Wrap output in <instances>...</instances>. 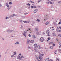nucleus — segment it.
Returning a JSON list of instances; mask_svg holds the SVG:
<instances>
[{
    "label": "nucleus",
    "mask_w": 61,
    "mask_h": 61,
    "mask_svg": "<svg viewBox=\"0 0 61 61\" xmlns=\"http://www.w3.org/2000/svg\"><path fill=\"white\" fill-rule=\"evenodd\" d=\"M39 56H36V58L37 60H38V61H40L39 60H43V58L41 56H43L44 55V54H41L40 53V52H39Z\"/></svg>",
    "instance_id": "1"
},
{
    "label": "nucleus",
    "mask_w": 61,
    "mask_h": 61,
    "mask_svg": "<svg viewBox=\"0 0 61 61\" xmlns=\"http://www.w3.org/2000/svg\"><path fill=\"white\" fill-rule=\"evenodd\" d=\"M40 40L41 42H43L45 41V39L44 38L41 37L40 38Z\"/></svg>",
    "instance_id": "2"
},
{
    "label": "nucleus",
    "mask_w": 61,
    "mask_h": 61,
    "mask_svg": "<svg viewBox=\"0 0 61 61\" xmlns=\"http://www.w3.org/2000/svg\"><path fill=\"white\" fill-rule=\"evenodd\" d=\"M14 30H7V32L8 33H11L12 32H13Z\"/></svg>",
    "instance_id": "3"
},
{
    "label": "nucleus",
    "mask_w": 61,
    "mask_h": 61,
    "mask_svg": "<svg viewBox=\"0 0 61 61\" xmlns=\"http://www.w3.org/2000/svg\"><path fill=\"white\" fill-rule=\"evenodd\" d=\"M30 40H27L26 44L27 45H28V44H29V43H30Z\"/></svg>",
    "instance_id": "4"
},
{
    "label": "nucleus",
    "mask_w": 61,
    "mask_h": 61,
    "mask_svg": "<svg viewBox=\"0 0 61 61\" xmlns=\"http://www.w3.org/2000/svg\"><path fill=\"white\" fill-rule=\"evenodd\" d=\"M45 60H46V61H49V58H45Z\"/></svg>",
    "instance_id": "5"
},
{
    "label": "nucleus",
    "mask_w": 61,
    "mask_h": 61,
    "mask_svg": "<svg viewBox=\"0 0 61 61\" xmlns=\"http://www.w3.org/2000/svg\"><path fill=\"white\" fill-rule=\"evenodd\" d=\"M50 22V21H48L46 23V25H47L49 23V22Z\"/></svg>",
    "instance_id": "6"
},
{
    "label": "nucleus",
    "mask_w": 61,
    "mask_h": 61,
    "mask_svg": "<svg viewBox=\"0 0 61 61\" xmlns=\"http://www.w3.org/2000/svg\"><path fill=\"white\" fill-rule=\"evenodd\" d=\"M37 44H35L34 45V46L35 48H36V47H37Z\"/></svg>",
    "instance_id": "7"
},
{
    "label": "nucleus",
    "mask_w": 61,
    "mask_h": 61,
    "mask_svg": "<svg viewBox=\"0 0 61 61\" xmlns=\"http://www.w3.org/2000/svg\"><path fill=\"white\" fill-rule=\"evenodd\" d=\"M35 31H38V28L37 27L35 29Z\"/></svg>",
    "instance_id": "8"
},
{
    "label": "nucleus",
    "mask_w": 61,
    "mask_h": 61,
    "mask_svg": "<svg viewBox=\"0 0 61 61\" xmlns=\"http://www.w3.org/2000/svg\"><path fill=\"white\" fill-rule=\"evenodd\" d=\"M46 33L47 34H49V30H47L46 31Z\"/></svg>",
    "instance_id": "9"
},
{
    "label": "nucleus",
    "mask_w": 61,
    "mask_h": 61,
    "mask_svg": "<svg viewBox=\"0 0 61 61\" xmlns=\"http://www.w3.org/2000/svg\"><path fill=\"white\" fill-rule=\"evenodd\" d=\"M38 10L37 9H36L34 11V13H36Z\"/></svg>",
    "instance_id": "10"
},
{
    "label": "nucleus",
    "mask_w": 61,
    "mask_h": 61,
    "mask_svg": "<svg viewBox=\"0 0 61 61\" xmlns=\"http://www.w3.org/2000/svg\"><path fill=\"white\" fill-rule=\"evenodd\" d=\"M50 28L52 30H54V28H53V27H51Z\"/></svg>",
    "instance_id": "11"
},
{
    "label": "nucleus",
    "mask_w": 61,
    "mask_h": 61,
    "mask_svg": "<svg viewBox=\"0 0 61 61\" xmlns=\"http://www.w3.org/2000/svg\"><path fill=\"white\" fill-rule=\"evenodd\" d=\"M15 44H16V45H17V44L18 45V44H19V42L17 41V42H16L15 43Z\"/></svg>",
    "instance_id": "12"
},
{
    "label": "nucleus",
    "mask_w": 61,
    "mask_h": 61,
    "mask_svg": "<svg viewBox=\"0 0 61 61\" xmlns=\"http://www.w3.org/2000/svg\"><path fill=\"white\" fill-rule=\"evenodd\" d=\"M56 30L57 32H61V30H59L58 29H57Z\"/></svg>",
    "instance_id": "13"
},
{
    "label": "nucleus",
    "mask_w": 61,
    "mask_h": 61,
    "mask_svg": "<svg viewBox=\"0 0 61 61\" xmlns=\"http://www.w3.org/2000/svg\"><path fill=\"white\" fill-rule=\"evenodd\" d=\"M14 15H11V16H9L8 17L9 18H10L11 17H14Z\"/></svg>",
    "instance_id": "14"
},
{
    "label": "nucleus",
    "mask_w": 61,
    "mask_h": 61,
    "mask_svg": "<svg viewBox=\"0 0 61 61\" xmlns=\"http://www.w3.org/2000/svg\"><path fill=\"white\" fill-rule=\"evenodd\" d=\"M50 48L51 49H53V47L52 46H51L50 47Z\"/></svg>",
    "instance_id": "15"
},
{
    "label": "nucleus",
    "mask_w": 61,
    "mask_h": 61,
    "mask_svg": "<svg viewBox=\"0 0 61 61\" xmlns=\"http://www.w3.org/2000/svg\"><path fill=\"white\" fill-rule=\"evenodd\" d=\"M33 38H36V36H35L34 35H33Z\"/></svg>",
    "instance_id": "16"
},
{
    "label": "nucleus",
    "mask_w": 61,
    "mask_h": 61,
    "mask_svg": "<svg viewBox=\"0 0 61 61\" xmlns=\"http://www.w3.org/2000/svg\"><path fill=\"white\" fill-rule=\"evenodd\" d=\"M30 42L31 43H34V40H32L31 41H30Z\"/></svg>",
    "instance_id": "17"
},
{
    "label": "nucleus",
    "mask_w": 61,
    "mask_h": 61,
    "mask_svg": "<svg viewBox=\"0 0 61 61\" xmlns=\"http://www.w3.org/2000/svg\"><path fill=\"white\" fill-rule=\"evenodd\" d=\"M36 21L37 22H40V20L39 19H37V20H36Z\"/></svg>",
    "instance_id": "18"
},
{
    "label": "nucleus",
    "mask_w": 61,
    "mask_h": 61,
    "mask_svg": "<svg viewBox=\"0 0 61 61\" xmlns=\"http://www.w3.org/2000/svg\"><path fill=\"white\" fill-rule=\"evenodd\" d=\"M53 42H51L49 43V45H50V44H53Z\"/></svg>",
    "instance_id": "19"
},
{
    "label": "nucleus",
    "mask_w": 61,
    "mask_h": 61,
    "mask_svg": "<svg viewBox=\"0 0 61 61\" xmlns=\"http://www.w3.org/2000/svg\"><path fill=\"white\" fill-rule=\"evenodd\" d=\"M36 33L38 35H39V33L38 31L36 32Z\"/></svg>",
    "instance_id": "20"
},
{
    "label": "nucleus",
    "mask_w": 61,
    "mask_h": 61,
    "mask_svg": "<svg viewBox=\"0 0 61 61\" xmlns=\"http://www.w3.org/2000/svg\"><path fill=\"white\" fill-rule=\"evenodd\" d=\"M23 35L25 36V37H26V35H25V34L24 33H23Z\"/></svg>",
    "instance_id": "21"
},
{
    "label": "nucleus",
    "mask_w": 61,
    "mask_h": 61,
    "mask_svg": "<svg viewBox=\"0 0 61 61\" xmlns=\"http://www.w3.org/2000/svg\"><path fill=\"white\" fill-rule=\"evenodd\" d=\"M13 53H14V55H15H15H16V52H13Z\"/></svg>",
    "instance_id": "22"
},
{
    "label": "nucleus",
    "mask_w": 61,
    "mask_h": 61,
    "mask_svg": "<svg viewBox=\"0 0 61 61\" xmlns=\"http://www.w3.org/2000/svg\"><path fill=\"white\" fill-rule=\"evenodd\" d=\"M21 57V58H24V57L23 55H22Z\"/></svg>",
    "instance_id": "23"
},
{
    "label": "nucleus",
    "mask_w": 61,
    "mask_h": 61,
    "mask_svg": "<svg viewBox=\"0 0 61 61\" xmlns=\"http://www.w3.org/2000/svg\"><path fill=\"white\" fill-rule=\"evenodd\" d=\"M56 61H59V59H58V58H56Z\"/></svg>",
    "instance_id": "24"
},
{
    "label": "nucleus",
    "mask_w": 61,
    "mask_h": 61,
    "mask_svg": "<svg viewBox=\"0 0 61 61\" xmlns=\"http://www.w3.org/2000/svg\"><path fill=\"white\" fill-rule=\"evenodd\" d=\"M59 44L60 46H61V42H60L59 43Z\"/></svg>",
    "instance_id": "25"
},
{
    "label": "nucleus",
    "mask_w": 61,
    "mask_h": 61,
    "mask_svg": "<svg viewBox=\"0 0 61 61\" xmlns=\"http://www.w3.org/2000/svg\"><path fill=\"white\" fill-rule=\"evenodd\" d=\"M53 36H56V34H55L54 33H53Z\"/></svg>",
    "instance_id": "26"
},
{
    "label": "nucleus",
    "mask_w": 61,
    "mask_h": 61,
    "mask_svg": "<svg viewBox=\"0 0 61 61\" xmlns=\"http://www.w3.org/2000/svg\"><path fill=\"white\" fill-rule=\"evenodd\" d=\"M27 5L28 6H30V4H29V3Z\"/></svg>",
    "instance_id": "27"
},
{
    "label": "nucleus",
    "mask_w": 61,
    "mask_h": 61,
    "mask_svg": "<svg viewBox=\"0 0 61 61\" xmlns=\"http://www.w3.org/2000/svg\"><path fill=\"white\" fill-rule=\"evenodd\" d=\"M29 22H30L29 20L26 21V23H29Z\"/></svg>",
    "instance_id": "28"
},
{
    "label": "nucleus",
    "mask_w": 61,
    "mask_h": 61,
    "mask_svg": "<svg viewBox=\"0 0 61 61\" xmlns=\"http://www.w3.org/2000/svg\"><path fill=\"white\" fill-rule=\"evenodd\" d=\"M20 22H21V23H22V22H23V21H22V20H20Z\"/></svg>",
    "instance_id": "29"
},
{
    "label": "nucleus",
    "mask_w": 61,
    "mask_h": 61,
    "mask_svg": "<svg viewBox=\"0 0 61 61\" xmlns=\"http://www.w3.org/2000/svg\"><path fill=\"white\" fill-rule=\"evenodd\" d=\"M30 29H30V28H29V29H28V30H27V31H29V30Z\"/></svg>",
    "instance_id": "30"
},
{
    "label": "nucleus",
    "mask_w": 61,
    "mask_h": 61,
    "mask_svg": "<svg viewBox=\"0 0 61 61\" xmlns=\"http://www.w3.org/2000/svg\"><path fill=\"white\" fill-rule=\"evenodd\" d=\"M30 3H34V2L31 1H30Z\"/></svg>",
    "instance_id": "31"
},
{
    "label": "nucleus",
    "mask_w": 61,
    "mask_h": 61,
    "mask_svg": "<svg viewBox=\"0 0 61 61\" xmlns=\"http://www.w3.org/2000/svg\"><path fill=\"white\" fill-rule=\"evenodd\" d=\"M24 33H25L26 34V33H27L26 32V31L25 30L24 31Z\"/></svg>",
    "instance_id": "32"
},
{
    "label": "nucleus",
    "mask_w": 61,
    "mask_h": 61,
    "mask_svg": "<svg viewBox=\"0 0 61 61\" xmlns=\"http://www.w3.org/2000/svg\"><path fill=\"white\" fill-rule=\"evenodd\" d=\"M33 8H36V7L35 6H33Z\"/></svg>",
    "instance_id": "33"
},
{
    "label": "nucleus",
    "mask_w": 61,
    "mask_h": 61,
    "mask_svg": "<svg viewBox=\"0 0 61 61\" xmlns=\"http://www.w3.org/2000/svg\"><path fill=\"white\" fill-rule=\"evenodd\" d=\"M41 0H39L38 1V3H39L41 1Z\"/></svg>",
    "instance_id": "34"
},
{
    "label": "nucleus",
    "mask_w": 61,
    "mask_h": 61,
    "mask_svg": "<svg viewBox=\"0 0 61 61\" xmlns=\"http://www.w3.org/2000/svg\"><path fill=\"white\" fill-rule=\"evenodd\" d=\"M49 2L50 3V4H52V2H51V1H49Z\"/></svg>",
    "instance_id": "35"
},
{
    "label": "nucleus",
    "mask_w": 61,
    "mask_h": 61,
    "mask_svg": "<svg viewBox=\"0 0 61 61\" xmlns=\"http://www.w3.org/2000/svg\"><path fill=\"white\" fill-rule=\"evenodd\" d=\"M11 57H13V56H14V55L13 54L12 55H11Z\"/></svg>",
    "instance_id": "36"
},
{
    "label": "nucleus",
    "mask_w": 61,
    "mask_h": 61,
    "mask_svg": "<svg viewBox=\"0 0 61 61\" xmlns=\"http://www.w3.org/2000/svg\"><path fill=\"white\" fill-rule=\"evenodd\" d=\"M59 36H60V37H61V34H60L58 35Z\"/></svg>",
    "instance_id": "37"
},
{
    "label": "nucleus",
    "mask_w": 61,
    "mask_h": 61,
    "mask_svg": "<svg viewBox=\"0 0 61 61\" xmlns=\"http://www.w3.org/2000/svg\"><path fill=\"white\" fill-rule=\"evenodd\" d=\"M23 22L24 23H26V21H23Z\"/></svg>",
    "instance_id": "38"
},
{
    "label": "nucleus",
    "mask_w": 61,
    "mask_h": 61,
    "mask_svg": "<svg viewBox=\"0 0 61 61\" xmlns=\"http://www.w3.org/2000/svg\"><path fill=\"white\" fill-rule=\"evenodd\" d=\"M58 51H59V52H61V50L60 49H59L58 50Z\"/></svg>",
    "instance_id": "39"
},
{
    "label": "nucleus",
    "mask_w": 61,
    "mask_h": 61,
    "mask_svg": "<svg viewBox=\"0 0 61 61\" xmlns=\"http://www.w3.org/2000/svg\"><path fill=\"white\" fill-rule=\"evenodd\" d=\"M40 47V46L39 45H38L37 46V47Z\"/></svg>",
    "instance_id": "40"
},
{
    "label": "nucleus",
    "mask_w": 61,
    "mask_h": 61,
    "mask_svg": "<svg viewBox=\"0 0 61 61\" xmlns=\"http://www.w3.org/2000/svg\"><path fill=\"white\" fill-rule=\"evenodd\" d=\"M22 18H25V16H22Z\"/></svg>",
    "instance_id": "41"
},
{
    "label": "nucleus",
    "mask_w": 61,
    "mask_h": 61,
    "mask_svg": "<svg viewBox=\"0 0 61 61\" xmlns=\"http://www.w3.org/2000/svg\"><path fill=\"white\" fill-rule=\"evenodd\" d=\"M6 6H7V7H9V5H8V4H7L6 5Z\"/></svg>",
    "instance_id": "42"
},
{
    "label": "nucleus",
    "mask_w": 61,
    "mask_h": 61,
    "mask_svg": "<svg viewBox=\"0 0 61 61\" xmlns=\"http://www.w3.org/2000/svg\"><path fill=\"white\" fill-rule=\"evenodd\" d=\"M19 59L20 60H22V58L21 57V58H19Z\"/></svg>",
    "instance_id": "43"
},
{
    "label": "nucleus",
    "mask_w": 61,
    "mask_h": 61,
    "mask_svg": "<svg viewBox=\"0 0 61 61\" xmlns=\"http://www.w3.org/2000/svg\"><path fill=\"white\" fill-rule=\"evenodd\" d=\"M53 46H55V44H53Z\"/></svg>",
    "instance_id": "44"
},
{
    "label": "nucleus",
    "mask_w": 61,
    "mask_h": 61,
    "mask_svg": "<svg viewBox=\"0 0 61 61\" xmlns=\"http://www.w3.org/2000/svg\"><path fill=\"white\" fill-rule=\"evenodd\" d=\"M9 4H10V5H11V4H12V2H10L9 3Z\"/></svg>",
    "instance_id": "45"
},
{
    "label": "nucleus",
    "mask_w": 61,
    "mask_h": 61,
    "mask_svg": "<svg viewBox=\"0 0 61 61\" xmlns=\"http://www.w3.org/2000/svg\"><path fill=\"white\" fill-rule=\"evenodd\" d=\"M28 13H25V14L24 15H27V14H28Z\"/></svg>",
    "instance_id": "46"
},
{
    "label": "nucleus",
    "mask_w": 61,
    "mask_h": 61,
    "mask_svg": "<svg viewBox=\"0 0 61 61\" xmlns=\"http://www.w3.org/2000/svg\"><path fill=\"white\" fill-rule=\"evenodd\" d=\"M48 40H50V37H48Z\"/></svg>",
    "instance_id": "47"
},
{
    "label": "nucleus",
    "mask_w": 61,
    "mask_h": 61,
    "mask_svg": "<svg viewBox=\"0 0 61 61\" xmlns=\"http://www.w3.org/2000/svg\"><path fill=\"white\" fill-rule=\"evenodd\" d=\"M28 36H29V37H31V35L30 34H29Z\"/></svg>",
    "instance_id": "48"
},
{
    "label": "nucleus",
    "mask_w": 61,
    "mask_h": 61,
    "mask_svg": "<svg viewBox=\"0 0 61 61\" xmlns=\"http://www.w3.org/2000/svg\"><path fill=\"white\" fill-rule=\"evenodd\" d=\"M8 18V17H6L5 18V19H7Z\"/></svg>",
    "instance_id": "49"
},
{
    "label": "nucleus",
    "mask_w": 61,
    "mask_h": 61,
    "mask_svg": "<svg viewBox=\"0 0 61 61\" xmlns=\"http://www.w3.org/2000/svg\"><path fill=\"white\" fill-rule=\"evenodd\" d=\"M31 7L32 8H34V7L33 6H31Z\"/></svg>",
    "instance_id": "50"
},
{
    "label": "nucleus",
    "mask_w": 61,
    "mask_h": 61,
    "mask_svg": "<svg viewBox=\"0 0 61 61\" xmlns=\"http://www.w3.org/2000/svg\"><path fill=\"white\" fill-rule=\"evenodd\" d=\"M18 56L19 57V58H21V57L19 56V55H18Z\"/></svg>",
    "instance_id": "51"
},
{
    "label": "nucleus",
    "mask_w": 61,
    "mask_h": 61,
    "mask_svg": "<svg viewBox=\"0 0 61 61\" xmlns=\"http://www.w3.org/2000/svg\"><path fill=\"white\" fill-rule=\"evenodd\" d=\"M10 9V8H8V10H9Z\"/></svg>",
    "instance_id": "52"
},
{
    "label": "nucleus",
    "mask_w": 61,
    "mask_h": 61,
    "mask_svg": "<svg viewBox=\"0 0 61 61\" xmlns=\"http://www.w3.org/2000/svg\"><path fill=\"white\" fill-rule=\"evenodd\" d=\"M59 24H61V22H59Z\"/></svg>",
    "instance_id": "53"
},
{
    "label": "nucleus",
    "mask_w": 61,
    "mask_h": 61,
    "mask_svg": "<svg viewBox=\"0 0 61 61\" xmlns=\"http://www.w3.org/2000/svg\"><path fill=\"white\" fill-rule=\"evenodd\" d=\"M35 52H37L38 51V50H35Z\"/></svg>",
    "instance_id": "54"
},
{
    "label": "nucleus",
    "mask_w": 61,
    "mask_h": 61,
    "mask_svg": "<svg viewBox=\"0 0 61 61\" xmlns=\"http://www.w3.org/2000/svg\"><path fill=\"white\" fill-rule=\"evenodd\" d=\"M19 55L20 56H21V53Z\"/></svg>",
    "instance_id": "55"
},
{
    "label": "nucleus",
    "mask_w": 61,
    "mask_h": 61,
    "mask_svg": "<svg viewBox=\"0 0 61 61\" xmlns=\"http://www.w3.org/2000/svg\"><path fill=\"white\" fill-rule=\"evenodd\" d=\"M22 27H23V26H21V27L20 28H22Z\"/></svg>",
    "instance_id": "56"
},
{
    "label": "nucleus",
    "mask_w": 61,
    "mask_h": 61,
    "mask_svg": "<svg viewBox=\"0 0 61 61\" xmlns=\"http://www.w3.org/2000/svg\"><path fill=\"white\" fill-rule=\"evenodd\" d=\"M61 2V1H59V2H58V3H60Z\"/></svg>",
    "instance_id": "57"
},
{
    "label": "nucleus",
    "mask_w": 61,
    "mask_h": 61,
    "mask_svg": "<svg viewBox=\"0 0 61 61\" xmlns=\"http://www.w3.org/2000/svg\"><path fill=\"white\" fill-rule=\"evenodd\" d=\"M45 21H46V20H47V19H45L44 20Z\"/></svg>",
    "instance_id": "58"
},
{
    "label": "nucleus",
    "mask_w": 61,
    "mask_h": 61,
    "mask_svg": "<svg viewBox=\"0 0 61 61\" xmlns=\"http://www.w3.org/2000/svg\"><path fill=\"white\" fill-rule=\"evenodd\" d=\"M57 29H59V28H58V27H57Z\"/></svg>",
    "instance_id": "59"
},
{
    "label": "nucleus",
    "mask_w": 61,
    "mask_h": 61,
    "mask_svg": "<svg viewBox=\"0 0 61 61\" xmlns=\"http://www.w3.org/2000/svg\"><path fill=\"white\" fill-rule=\"evenodd\" d=\"M60 22H61V19H60Z\"/></svg>",
    "instance_id": "60"
},
{
    "label": "nucleus",
    "mask_w": 61,
    "mask_h": 61,
    "mask_svg": "<svg viewBox=\"0 0 61 61\" xmlns=\"http://www.w3.org/2000/svg\"><path fill=\"white\" fill-rule=\"evenodd\" d=\"M28 48H30V47L29 46H28Z\"/></svg>",
    "instance_id": "61"
},
{
    "label": "nucleus",
    "mask_w": 61,
    "mask_h": 61,
    "mask_svg": "<svg viewBox=\"0 0 61 61\" xmlns=\"http://www.w3.org/2000/svg\"><path fill=\"white\" fill-rule=\"evenodd\" d=\"M59 28H60V29H61V27H59Z\"/></svg>",
    "instance_id": "62"
},
{
    "label": "nucleus",
    "mask_w": 61,
    "mask_h": 61,
    "mask_svg": "<svg viewBox=\"0 0 61 61\" xmlns=\"http://www.w3.org/2000/svg\"><path fill=\"white\" fill-rule=\"evenodd\" d=\"M47 4H49V2H47Z\"/></svg>",
    "instance_id": "63"
},
{
    "label": "nucleus",
    "mask_w": 61,
    "mask_h": 61,
    "mask_svg": "<svg viewBox=\"0 0 61 61\" xmlns=\"http://www.w3.org/2000/svg\"><path fill=\"white\" fill-rule=\"evenodd\" d=\"M50 61H52V60H50Z\"/></svg>",
    "instance_id": "64"
}]
</instances>
